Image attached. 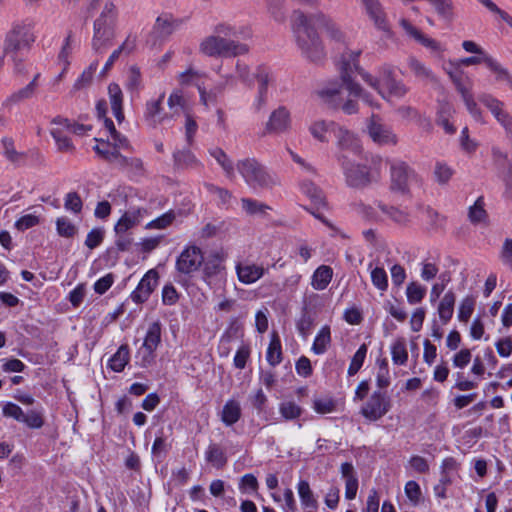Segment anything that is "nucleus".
I'll return each instance as SVG.
<instances>
[{
    "mask_svg": "<svg viewBox=\"0 0 512 512\" xmlns=\"http://www.w3.org/2000/svg\"><path fill=\"white\" fill-rule=\"evenodd\" d=\"M52 125H62L64 128L68 129V132L71 134L83 135L85 131L88 129L87 126L83 124L72 123L69 119L57 116L52 119Z\"/></svg>",
    "mask_w": 512,
    "mask_h": 512,
    "instance_id": "57",
    "label": "nucleus"
},
{
    "mask_svg": "<svg viewBox=\"0 0 512 512\" xmlns=\"http://www.w3.org/2000/svg\"><path fill=\"white\" fill-rule=\"evenodd\" d=\"M211 157L221 166L228 178L235 177V166L232 159L219 147H212L208 150Z\"/></svg>",
    "mask_w": 512,
    "mask_h": 512,
    "instance_id": "32",
    "label": "nucleus"
},
{
    "mask_svg": "<svg viewBox=\"0 0 512 512\" xmlns=\"http://www.w3.org/2000/svg\"><path fill=\"white\" fill-rule=\"evenodd\" d=\"M391 357L395 365L402 366L408 361V351L404 338H397L391 345Z\"/></svg>",
    "mask_w": 512,
    "mask_h": 512,
    "instance_id": "42",
    "label": "nucleus"
},
{
    "mask_svg": "<svg viewBox=\"0 0 512 512\" xmlns=\"http://www.w3.org/2000/svg\"><path fill=\"white\" fill-rule=\"evenodd\" d=\"M146 213L147 210L144 208H133L126 211L115 224V233H128L130 229L141 222Z\"/></svg>",
    "mask_w": 512,
    "mask_h": 512,
    "instance_id": "23",
    "label": "nucleus"
},
{
    "mask_svg": "<svg viewBox=\"0 0 512 512\" xmlns=\"http://www.w3.org/2000/svg\"><path fill=\"white\" fill-rule=\"evenodd\" d=\"M279 413L285 420H295L302 415L303 409L294 401H283L279 404Z\"/></svg>",
    "mask_w": 512,
    "mask_h": 512,
    "instance_id": "50",
    "label": "nucleus"
},
{
    "mask_svg": "<svg viewBox=\"0 0 512 512\" xmlns=\"http://www.w3.org/2000/svg\"><path fill=\"white\" fill-rule=\"evenodd\" d=\"M205 459L216 468H223L227 463V456L218 444H210L205 451Z\"/></svg>",
    "mask_w": 512,
    "mask_h": 512,
    "instance_id": "38",
    "label": "nucleus"
},
{
    "mask_svg": "<svg viewBox=\"0 0 512 512\" xmlns=\"http://www.w3.org/2000/svg\"><path fill=\"white\" fill-rule=\"evenodd\" d=\"M176 218L173 210H170L145 225V229H165L170 226Z\"/></svg>",
    "mask_w": 512,
    "mask_h": 512,
    "instance_id": "55",
    "label": "nucleus"
},
{
    "mask_svg": "<svg viewBox=\"0 0 512 512\" xmlns=\"http://www.w3.org/2000/svg\"><path fill=\"white\" fill-rule=\"evenodd\" d=\"M297 489L300 500L304 506L311 508L316 507L317 501L314 498L310 485L306 480H301L298 483Z\"/></svg>",
    "mask_w": 512,
    "mask_h": 512,
    "instance_id": "53",
    "label": "nucleus"
},
{
    "mask_svg": "<svg viewBox=\"0 0 512 512\" xmlns=\"http://www.w3.org/2000/svg\"><path fill=\"white\" fill-rule=\"evenodd\" d=\"M55 223L57 233L61 237L72 238L78 232L77 226L66 216L58 217Z\"/></svg>",
    "mask_w": 512,
    "mask_h": 512,
    "instance_id": "47",
    "label": "nucleus"
},
{
    "mask_svg": "<svg viewBox=\"0 0 512 512\" xmlns=\"http://www.w3.org/2000/svg\"><path fill=\"white\" fill-rule=\"evenodd\" d=\"M391 190L406 193L412 183L418 181L417 174L404 162H394L390 167Z\"/></svg>",
    "mask_w": 512,
    "mask_h": 512,
    "instance_id": "13",
    "label": "nucleus"
},
{
    "mask_svg": "<svg viewBox=\"0 0 512 512\" xmlns=\"http://www.w3.org/2000/svg\"><path fill=\"white\" fill-rule=\"evenodd\" d=\"M378 209L390 220L399 225H405L410 221V214L406 210L394 206H388L382 202L377 203Z\"/></svg>",
    "mask_w": 512,
    "mask_h": 512,
    "instance_id": "34",
    "label": "nucleus"
},
{
    "mask_svg": "<svg viewBox=\"0 0 512 512\" xmlns=\"http://www.w3.org/2000/svg\"><path fill=\"white\" fill-rule=\"evenodd\" d=\"M454 171L451 167H449L447 164L442 162H437L435 165L434 175L436 178V181L441 184H447L451 177L453 176Z\"/></svg>",
    "mask_w": 512,
    "mask_h": 512,
    "instance_id": "61",
    "label": "nucleus"
},
{
    "mask_svg": "<svg viewBox=\"0 0 512 512\" xmlns=\"http://www.w3.org/2000/svg\"><path fill=\"white\" fill-rule=\"evenodd\" d=\"M391 409V400L385 392L374 391L363 404L360 414L368 421L375 422L381 419Z\"/></svg>",
    "mask_w": 512,
    "mask_h": 512,
    "instance_id": "11",
    "label": "nucleus"
},
{
    "mask_svg": "<svg viewBox=\"0 0 512 512\" xmlns=\"http://www.w3.org/2000/svg\"><path fill=\"white\" fill-rule=\"evenodd\" d=\"M331 344V330L330 327L325 325L317 333L312 344V351L316 355L324 354Z\"/></svg>",
    "mask_w": 512,
    "mask_h": 512,
    "instance_id": "36",
    "label": "nucleus"
},
{
    "mask_svg": "<svg viewBox=\"0 0 512 512\" xmlns=\"http://www.w3.org/2000/svg\"><path fill=\"white\" fill-rule=\"evenodd\" d=\"M118 9L112 0H107L93 23L92 49L102 53L116 36Z\"/></svg>",
    "mask_w": 512,
    "mask_h": 512,
    "instance_id": "4",
    "label": "nucleus"
},
{
    "mask_svg": "<svg viewBox=\"0 0 512 512\" xmlns=\"http://www.w3.org/2000/svg\"><path fill=\"white\" fill-rule=\"evenodd\" d=\"M484 206H485L484 198L481 196L469 208L468 216H469V220L472 223L477 224V223L486 221L488 215H487V212H486Z\"/></svg>",
    "mask_w": 512,
    "mask_h": 512,
    "instance_id": "52",
    "label": "nucleus"
},
{
    "mask_svg": "<svg viewBox=\"0 0 512 512\" xmlns=\"http://www.w3.org/2000/svg\"><path fill=\"white\" fill-rule=\"evenodd\" d=\"M475 301L471 297H466L461 301L458 312V319L461 322H467L474 311Z\"/></svg>",
    "mask_w": 512,
    "mask_h": 512,
    "instance_id": "64",
    "label": "nucleus"
},
{
    "mask_svg": "<svg viewBox=\"0 0 512 512\" xmlns=\"http://www.w3.org/2000/svg\"><path fill=\"white\" fill-rule=\"evenodd\" d=\"M178 26V22L169 14L160 15L155 22L153 32L158 38L170 36Z\"/></svg>",
    "mask_w": 512,
    "mask_h": 512,
    "instance_id": "28",
    "label": "nucleus"
},
{
    "mask_svg": "<svg viewBox=\"0 0 512 512\" xmlns=\"http://www.w3.org/2000/svg\"><path fill=\"white\" fill-rule=\"evenodd\" d=\"M50 134L56 142L57 148L61 152H73L75 147L69 137L71 134L68 129L62 125H53Z\"/></svg>",
    "mask_w": 512,
    "mask_h": 512,
    "instance_id": "27",
    "label": "nucleus"
},
{
    "mask_svg": "<svg viewBox=\"0 0 512 512\" xmlns=\"http://www.w3.org/2000/svg\"><path fill=\"white\" fill-rule=\"evenodd\" d=\"M204 263L202 250L195 246H187L176 260V269L178 272L190 275L199 270Z\"/></svg>",
    "mask_w": 512,
    "mask_h": 512,
    "instance_id": "15",
    "label": "nucleus"
},
{
    "mask_svg": "<svg viewBox=\"0 0 512 512\" xmlns=\"http://www.w3.org/2000/svg\"><path fill=\"white\" fill-rule=\"evenodd\" d=\"M318 28L325 30L327 36L336 41H344V33L338 25L322 12L305 14L294 10L291 15V29L296 45L303 57L311 62H320L325 58V49L317 32Z\"/></svg>",
    "mask_w": 512,
    "mask_h": 512,
    "instance_id": "1",
    "label": "nucleus"
},
{
    "mask_svg": "<svg viewBox=\"0 0 512 512\" xmlns=\"http://www.w3.org/2000/svg\"><path fill=\"white\" fill-rule=\"evenodd\" d=\"M333 278V269L328 265L319 266L311 277L313 289L322 291L326 289Z\"/></svg>",
    "mask_w": 512,
    "mask_h": 512,
    "instance_id": "31",
    "label": "nucleus"
},
{
    "mask_svg": "<svg viewBox=\"0 0 512 512\" xmlns=\"http://www.w3.org/2000/svg\"><path fill=\"white\" fill-rule=\"evenodd\" d=\"M173 157L175 163L181 167L188 168L201 165L189 148L175 152Z\"/></svg>",
    "mask_w": 512,
    "mask_h": 512,
    "instance_id": "51",
    "label": "nucleus"
},
{
    "mask_svg": "<svg viewBox=\"0 0 512 512\" xmlns=\"http://www.w3.org/2000/svg\"><path fill=\"white\" fill-rule=\"evenodd\" d=\"M243 28L229 23H219L214 26L212 34L203 38L199 44V52L207 57H237L249 51L247 44L237 40Z\"/></svg>",
    "mask_w": 512,
    "mask_h": 512,
    "instance_id": "2",
    "label": "nucleus"
},
{
    "mask_svg": "<svg viewBox=\"0 0 512 512\" xmlns=\"http://www.w3.org/2000/svg\"><path fill=\"white\" fill-rule=\"evenodd\" d=\"M361 54L360 50L357 51H346L341 56V61L339 64L340 69V78L343 84L346 87V90L349 92L350 96H355L361 98L366 104L370 106H374V101L369 95V93L365 92L361 86L355 83L352 79V75L355 71L359 69L358 58Z\"/></svg>",
    "mask_w": 512,
    "mask_h": 512,
    "instance_id": "7",
    "label": "nucleus"
},
{
    "mask_svg": "<svg viewBox=\"0 0 512 512\" xmlns=\"http://www.w3.org/2000/svg\"><path fill=\"white\" fill-rule=\"evenodd\" d=\"M360 4L365 15L373 23L374 27L383 32L386 36H391V26L380 0H360Z\"/></svg>",
    "mask_w": 512,
    "mask_h": 512,
    "instance_id": "14",
    "label": "nucleus"
},
{
    "mask_svg": "<svg viewBox=\"0 0 512 512\" xmlns=\"http://www.w3.org/2000/svg\"><path fill=\"white\" fill-rule=\"evenodd\" d=\"M337 126L338 123L332 120L316 119L310 123L308 131L315 140L328 143L329 135L334 134Z\"/></svg>",
    "mask_w": 512,
    "mask_h": 512,
    "instance_id": "21",
    "label": "nucleus"
},
{
    "mask_svg": "<svg viewBox=\"0 0 512 512\" xmlns=\"http://www.w3.org/2000/svg\"><path fill=\"white\" fill-rule=\"evenodd\" d=\"M108 94L111 103V109L113 115L117 119L118 122H122L124 119L123 113V94L120 86L116 83H111L108 86Z\"/></svg>",
    "mask_w": 512,
    "mask_h": 512,
    "instance_id": "29",
    "label": "nucleus"
},
{
    "mask_svg": "<svg viewBox=\"0 0 512 512\" xmlns=\"http://www.w3.org/2000/svg\"><path fill=\"white\" fill-rule=\"evenodd\" d=\"M235 271L239 282L250 285L261 279L267 272V269L263 265L246 260L238 262L235 266Z\"/></svg>",
    "mask_w": 512,
    "mask_h": 512,
    "instance_id": "19",
    "label": "nucleus"
},
{
    "mask_svg": "<svg viewBox=\"0 0 512 512\" xmlns=\"http://www.w3.org/2000/svg\"><path fill=\"white\" fill-rule=\"evenodd\" d=\"M158 272L154 269L149 270L140 280L136 289L131 293L133 302L140 304L148 300L158 284Z\"/></svg>",
    "mask_w": 512,
    "mask_h": 512,
    "instance_id": "20",
    "label": "nucleus"
},
{
    "mask_svg": "<svg viewBox=\"0 0 512 512\" xmlns=\"http://www.w3.org/2000/svg\"><path fill=\"white\" fill-rule=\"evenodd\" d=\"M161 343V323L159 321L152 322L146 332L142 345L149 349L156 350Z\"/></svg>",
    "mask_w": 512,
    "mask_h": 512,
    "instance_id": "46",
    "label": "nucleus"
},
{
    "mask_svg": "<svg viewBox=\"0 0 512 512\" xmlns=\"http://www.w3.org/2000/svg\"><path fill=\"white\" fill-rule=\"evenodd\" d=\"M33 41L34 36L30 33L29 28L26 25L16 24L6 35L3 53L11 54L13 61H16L15 53L29 46Z\"/></svg>",
    "mask_w": 512,
    "mask_h": 512,
    "instance_id": "12",
    "label": "nucleus"
},
{
    "mask_svg": "<svg viewBox=\"0 0 512 512\" xmlns=\"http://www.w3.org/2000/svg\"><path fill=\"white\" fill-rule=\"evenodd\" d=\"M366 354L367 346L365 344H362L352 357L351 363L347 371L349 376H353L358 373V371L363 366Z\"/></svg>",
    "mask_w": 512,
    "mask_h": 512,
    "instance_id": "56",
    "label": "nucleus"
},
{
    "mask_svg": "<svg viewBox=\"0 0 512 512\" xmlns=\"http://www.w3.org/2000/svg\"><path fill=\"white\" fill-rule=\"evenodd\" d=\"M255 76L258 82V87L253 107L256 111H260L266 106L268 101V85L270 82V76L264 68H258Z\"/></svg>",
    "mask_w": 512,
    "mask_h": 512,
    "instance_id": "24",
    "label": "nucleus"
},
{
    "mask_svg": "<svg viewBox=\"0 0 512 512\" xmlns=\"http://www.w3.org/2000/svg\"><path fill=\"white\" fill-rule=\"evenodd\" d=\"M98 67V61H93L76 79L72 87V93L84 90L92 84L94 73Z\"/></svg>",
    "mask_w": 512,
    "mask_h": 512,
    "instance_id": "41",
    "label": "nucleus"
},
{
    "mask_svg": "<svg viewBox=\"0 0 512 512\" xmlns=\"http://www.w3.org/2000/svg\"><path fill=\"white\" fill-rule=\"evenodd\" d=\"M393 74L392 67L384 66L381 70V79H377L369 73H362V78L383 99L387 101L401 100L408 93L409 88L401 80L395 79Z\"/></svg>",
    "mask_w": 512,
    "mask_h": 512,
    "instance_id": "6",
    "label": "nucleus"
},
{
    "mask_svg": "<svg viewBox=\"0 0 512 512\" xmlns=\"http://www.w3.org/2000/svg\"><path fill=\"white\" fill-rule=\"evenodd\" d=\"M372 284L380 291L388 289V276L383 267H375L370 271Z\"/></svg>",
    "mask_w": 512,
    "mask_h": 512,
    "instance_id": "54",
    "label": "nucleus"
},
{
    "mask_svg": "<svg viewBox=\"0 0 512 512\" xmlns=\"http://www.w3.org/2000/svg\"><path fill=\"white\" fill-rule=\"evenodd\" d=\"M336 158L348 187L363 190L380 181L381 171L379 165L381 163V157H372L371 165L356 163L343 153L337 154Z\"/></svg>",
    "mask_w": 512,
    "mask_h": 512,
    "instance_id": "3",
    "label": "nucleus"
},
{
    "mask_svg": "<svg viewBox=\"0 0 512 512\" xmlns=\"http://www.w3.org/2000/svg\"><path fill=\"white\" fill-rule=\"evenodd\" d=\"M343 89L346 90L343 82H330L325 87L317 90V96L332 108H341L345 114L351 115L358 111L356 101L348 99L344 102L342 97Z\"/></svg>",
    "mask_w": 512,
    "mask_h": 512,
    "instance_id": "8",
    "label": "nucleus"
},
{
    "mask_svg": "<svg viewBox=\"0 0 512 512\" xmlns=\"http://www.w3.org/2000/svg\"><path fill=\"white\" fill-rule=\"evenodd\" d=\"M165 94L162 93L158 99L150 100L146 103L144 119L151 127H156L158 124L163 123L169 119V115L162 113V102Z\"/></svg>",
    "mask_w": 512,
    "mask_h": 512,
    "instance_id": "22",
    "label": "nucleus"
},
{
    "mask_svg": "<svg viewBox=\"0 0 512 512\" xmlns=\"http://www.w3.org/2000/svg\"><path fill=\"white\" fill-rule=\"evenodd\" d=\"M241 204L242 209L245 211V213L251 216H266L267 212L271 210V207H269L265 203H262L252 198H242Z\"/></svg>",
    "mask_w": 512,
    "mask_h": 512,
    "instance_id": "43",
    "label": "nucleus"
},
{
    "mask_svg": "<svg viewBox=\"0 0 512 512\" xmlns=\"http://www.w3.org/2000/svg\"><path fill=\"white\" fill-rule=\"evenodd\" d=\"M3 155L11 162H16L20 158V153L17 152L14 146V140L10 137H3L1 140Z\"/></svg>",
    "mask_w": 512,
    "mask_h": 512,
    "instance_id": "63",
    "label": "nucleus"
},
{
    "mask_svg": "<svg viewBox=\"0 0 512 512\" xmlns=\"http://www.w3.org/2000/svg\"><path fill=\"white\" fill-rule=\"evenodd\" d=\"M267 362L275 367L282 361V346L279 336L276 333L272 334L271 341L269 343L267 353Z\"/></svg>",
    "mask_w": 512,
    "mask_h": 512,
    "instance_id": "40",
    "label": "nucleus"
},
{
    "mask_svg": "<svg viewBox=\"0 0 512 512\" xmlns=\"http://www.w3.org/2000/svg\"><path fill=\"white\" fill-rule=\"evenodd\" d=\"M408 66L414 76L421 82L424 83H434L436 82V77L433 72L421 61L417 60L414 57L409 58Z\"/></svg>",
    "mask_w": 512,
    "mask_h": 512,
    "instance_id": "33",
    "label": "nucleus"
},
{
    "mask_svg": "<svg viewBox=\"0 0 512 512\" xmlns=\"http://www.w3.org/2000/svg\"><path fill=\"white\" fill-rule=\"evenodd\" d=\"M333 135L336 139V146L338 148L337 154H346V152H350L354 155H359L362 153V145L358 136L346 127L338 124Z\"/></svg>",
    "mask_w": 512,
    "mask_h": 512,
    "instance_id": "16",
    "label": "nucleus"
},
{
    "mask_svg": "<svg viewBox=\"0 0 512 512\" xmlns=\"http://www.w3.org/2000/svg\"><path fill=\"white\" fill-rule=\"evenodd\" d=\"M2 413L5 417L23 423L30 429H40L44 425V413L42 408L30 409L24 412L19 405L13 402H7L2 407Z\"/></svg>",
    "mask_w": 512,
    "mask_h": 512,
    "instance_id": "10",
    "label": "nucleus"
},
{
    "mask_svg": "<svg viewBox=\"0 0 512 512\" xmlns=\"http://www.w3.org/2000/svg\"><path fill=\"white\" fill-rule=\"evenodd\" d=\"M301 191L310 198V200L318 206L325 204V196L323 191L311 181H303L301 183Z\"/></svg>",
    "mask_w": 512,
    "mask_h": 512,
    "instance_id": "45",
    "label": "nucleus"
},
{
    "mask_svg": "<svg viewBox=\"0 0 512 512\" xmlns=\"http://www.w3.org/2000/svg\"><path fill=\"white\" fill-rule=\"evenodd\" d=\"M236 168L245 183L253 189H270L277 184L276 176L256 158L240 159Z\"/></svg>",
    "mask_w": 512,
    "mask_h": 512,
    "instance_id": "5",
    "label": "nucleus"
},
{
    "mask_svg": "<svg viewBox=\"0 0 512 512\" xmlns=\"http://www.w3.org/2000/svg\"><path fill=\"white\" fill-rule=\"evenodd\" d=\"M155 351L156 350L152 348L149 349L147 346L142 345L135 355L137 364L143 368L150 366L154 362Z\"/></svg>",
    "mask_w": 512,
    "mask_h": 512,
    "instance_id": "59",
    "label": "nucleus"
},
{
    "mask_svg": "<svg viewBox=\"0 0 512 512\" xmlns=\"http://www.w3.org/2000/svg\"><path fill=\"white\" fill-rule=\"evenodd\" d=\"M449 76L460 93L469 114L478 122H483L482 111L478 107L472 93L473 82L463 71L449 72Z\"/></svg>",
    "mask_w": 512,
    "mask_h": 512,
    "instance_id": "9",
    "label": "nucleus"
},
{
    "mask_svg": "<svg viewBox=\"0 0 512 512\" xmlns=\"http://www.w3.org/2000/svg\"><path fill=\"white\" fill-rule=\"evenodd\" d=\"M340 473L345 480V498L355 499L358 491V478L352 463L345 462L340 467Z\"/></svg>",
    "mask_w": 512,
    "mask_h": 512,
    "instance_id": "25",
    "label": "nucleus"
},
{
    "mask_svg": "<svg viewBox=\"0 0 512 512\" xmlns=\"http://www.w3.org/2000/svg\"><path fill=\"white\" fill-rule=\"evenodd\" d=\"M426 295V288L418 282H410L406 287L407 301L411 305L420 303Z\"/></svg>",
    "mask_w": 512,
    "mask_h": 512,
    "instance_id": "48",
    "label": "nucleus"
},
{
    "mask_svg": "<svg viewBox=\"0 0 512 512\" xmlns=\"http://www.w3.org/2000/svg\"><path fill=\"white\" fill-rule=\"evenodd\" d=\"M367 129L370 138L379 145H396L398 141L391 128L382 124L376 115L371 116Z\"/></svg>",
    "mask_w": 512,
    "mask_h": 512,
    "instance_id": "18",
    "label": "nucleus"
},
{
    "mask_svg": "<svg viewBox=\"0 0 512 512\" xmlns=\"http://www.w3.org/2000/svg\"><path fill=\"white\" fill-rule=\"evenodd\" d=\"M64 208L74 214H80L83 208V202L77 192H69L64 199Z\"/></svg>",
    "mask_w": 512,
    "mask_h": 512,
    "instance_id": "58",
    "label": "nucleus"
},
{
    "mask_svg": "<svg viewBox=\"0 0 512 512\" xmlns=\"http://www.w3.org/2000/svg\"><path fill=\"white\" fill-rule=\"evenodd\" d=\"M130 359L129 347L121 345L109 360V367L115 372H122Z\"/></svg>",
    "mask_w": 512,
    "mask_h": 512,
    "instance_id": "39",
    "label": "nucleus"
},
{
    "mask_svg": "<svg viewBox=\"0 0 512 512\" xmlns=\"http://www.w3.org/2000/svg\"><path fill=\"white\" fill-rule=\"evenodd\" d=\"M291 126V114L285 106L273 110L265 124L263 135L280 134L288 131Z\"/></svg>",
    "mask_w": 512,
    "mask_h": 512,
    "instance_id": "17",
    "label": "nucleus"
},
{
    "mask_svg": "<svg viewBox=\"0 0 512 512\" xmlns=\"http://www.w3.org/2000/svg\"><path fill=\"white\" fill-rule=\"evenodd\" d=\"M456 296L452 291H448L441 299L438 306L439 318L443 323H447L453 316Z\"/></svg>",
    "mask_w": 512,
    "mask_h": 512,
    "instance_id": "37",
    "label": "nucleus"
},
{
    "mask_svg": "<svg viewBox=\"0 0 512 512\" xmlns=\"http://www.w3.org/2000/svg\"><path fill=\"white\" fill-rule=\"evenodd\" d=\"M241 417L240 403L236 400H228L222 410L221 420L227 425L231 426L235 424Z\"/></svg>",
    "mask_w": 512,
    "mask_h": 512,
    "instance_id": "35",
    "label": "nucleus"
},
{
    "mask_svg": "<svg viewBox=\"0 0 512 512\" xmlns=\"http://www.w3.org/2000/svg\"><path fill=\"white\" fill-rule=\"evenodd\" d=\"M168 107L171 110V114L169 118H172L175 115H179L182 111L185 110L186 100L183 97V94L180 90H174L168 97L167 101Z\"/></svg>",
    "mask_w": 512,
    "mask_h": 512,
    "instance_id": "49",
    "label": "nucleus"
},
{
    "mask_svg": "<svg viewBox=\"0 0 512 512\" xmlns=\"http://www.w3.org/2000/svg\"><path fill=\"white\" fill-rule=\"evenodd\" d=\"M400 25L411 38L416 40L418 43H420L424 47L429 48L433 51H439L441 49L440 44L437 41L424 35L420 30H418L415 26H413L408 20L401 19Z\"/></svg>",
    "mask_w": 512,
    "mask_h": 512,
    "instance_id": "26",
    "label": "nucleus"
},
{
    "mask_svg": "<svg viewBox=\"0 0 512 512\" xmlns=\"http://www.w3.org/2000/svg\"><path fill=\"white\" fill-rule=\"evenodd\" d=\"M353 207L357 214H359L360 216H362L363 218H365L367 220L379 221L382 219L380 214L377 212V210L370 205L359 202V203H355L353 205Z\"/></svg>",
    "mask_w": 512,
    "mask_h": 512,
    "instance_id": "60",
    "label": "nucleus"
},
{
    "mask_svg": "<svg viewBox=\"0 0 512 512\" xmlns=\"http://www.w3.org/2000/svg\"><path fill=\"white\" fill-rule=\"evenodd\" d=\"M37 87L38 83H35V81H31L25 87L13 92L9 97H7L3 102V106L12 107L25 100L32 98L37 90Z\"/></svg>",
    "mask_w": 512,
    "mask_h": 512,
    "instance_id": "30",
    "label": "nucleus"
},
{
    "mask_svg": "<svg viewBox=\"0 0 512 512\" xmlns=\"http://www.w3.org/2000/svg\"><path fill=\"white\" fill-rule=\"evenodd\" d=\"M483 63L496 74V79L499 81L506 82L510 87H512V76L509 71L504 68L499 62L493 59L490 56L483 57Z\"/></svg>",
    "mask_w": 512,
    "mask_h": 512,
    "instance_id": "44",
    "label": "nucleus"
},
{
    "mask_svg": "<svg viewBox=\"0 0 512 512\" xmlns=\"http://www.w3.org/2000/svg\"><path fill=\"white\" fill-rule=\"evenodd\" d=\"M313 409L319 414L332 413L336 410V402L330 397L317 398L313 401Z\"/></svg>",
    "mask_w": 512,
    "mask_h": 512,
    "instance_id": "62",
    "label": "nucleus"
}]
</instances>
